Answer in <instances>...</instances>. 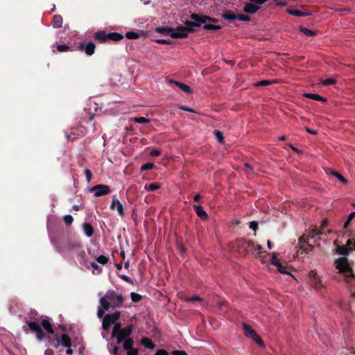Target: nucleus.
Returning a JSON list of instances; mask_svg holds the SVG:
<instances>
[{
    "mask_svg": "<svg viewBox=\"0 0 355 355\" xmlns=\"http://www.w3.org/2000/svg\"><path fill=\"white\" fill-rule=\"evenodd\" d=\"M132 331L133 326L130 324L124 327L121 331L119 332V335L115 337L117 344L123 343V347L127 351V355H137L139 352L137 348L133 347L134 340L130 337Z\"/></svg>",
    "mask_w": 355,
    "mask_h": 355,
    "instance_id": "1",
    "label": "nucleus"
},
{
    "mask_svg": "<svg viewBox=\"0 0 355 355\" xmlns=\"http://www.w3.org/2000/svg\"><path fill=\"white\" fill-rule=\"evenodd\" d=\"M124 297L122 295L117 294L114 290H109L105 295L101 297L100 304L107 311L110 307L115 309L120 307L123 303Z\"/></svg>",
    "mask_w": 355,
    "mask_h": 355,
    "instance_id": "2",
    "label": "nucleus"
},
{
    "mask_svg": "<svg viewBox=\"0 0 355 355\" xmlns=\"http://www.w3.org/2000/svg\"><path fill=\"white\" fill-rule=\"evenodd\" d=\"M239 253L241 256H246L250 252L254 254L255 252H258L259 254H261L262 247L260 245L256 244L252 241H247L245 239L241 238L235 241L234 244Z\"/></svg>",
    "mask_w": 355,
    "mask_h": 355,
    "instance_id": "3",
    "label": "nucleus"
},
{
    "mask_svg": "<svg viewBox=\"0 0 355 355\" xmlns=\"http://www.w3.org/2000/svg\"><path fill=\"white\" fill-rule=\"evenodd\" d=\"M334 265L339 272L344 275L346 278H355V273L353 271L352 263L345 257H339L334 261Z\"/></svg>",
    "mask_w": 355,
    "mask_h": 355,
    "instance_id": "4",
    "label": "nucleus"
},
{
    "mask_svg": "<svg viewBox=\"0 0 355 355\" xmlns=\"http://www.w3.org/2000/svg\"><path fill=\"white\" fill-rule=\"evenodd\" d=\"M83 248L80 241L77 238H69L66 243L60 248V252L68 254L72 252H79Z\"/></svg>",
    "mask_w": 355,
    "mask_h": 355,
    "instance_id": "5",
    "label": "nucleus"
},
{
    "mask_svg": "<svg viewBox=\"0 0 355 355\" xmlns=\"http://www.w3.org/2000/svg\"><path fill=\"white\" fill-rule=\"evenodd\" d=\"M28 327L24 325L22 329L26 334L29 331L35 334L36 338L38 341L41 342L45 338V334L43 331L40 323L37 321H28L27 322Z\"/></svg>",
    "mask_w": 355,
    "mask_h": 355,
    "instance_id": "6",
    "label": "nucleus"
},
{
    "mask_svg": "<svg viewBox=\"0 0 355 355\" xmlns=\"http://www.w3.org/2000/svg\"><path fill=\"white\" fill-rule=\"evenodd\" d=\"M182 31H184V30ZM155 31L164 35H170L172 38H186L184 32L180 33L178 29L175 31L173 28L168 26L157 27Z\"/></svg>",
    "mask_w": 355,
    "mask_h": 355,
    "instance_id": "7",
    "label": "nucleus"
},
{
    "mask_svg": "<svg viewBox=\"0 0 355 355\" xmlns=\"http://www.w3.org/2000/svg\"><path fill=\"white\" fill-rule=\"evenodd\" d=\"M191 19L197 24V26H200L202 24L206 23L216 24L218 22V19L216 18L211 17L207 15H200L196 13H193L191 15Z\"/></svg>",
    "mask_w": 355,
    "mask_h": 355,
    "instance_id": "8",
    "label": "nucleus"
},
{
    "mask_svg": "<svg viewBox=\"0 0 355 355\" xmlns=\"http://www.w3.org/2000/svg\"><path fill=\"white\" fill-rule=\"evenodd\" d=\"M243 330L245 335L253 339L257 344L260 346L263 345V342L261 340V337L256 333L254 330H253L249 325L246 324H243Z\"/></svg>",
    "mask_w": 355,
    "mask_h": 355,
    "instance_id": "9",
    "label": "nucleus"
},
{
    "mask_svg": "<svg viewBox=\"0 0 355 355\" xmlns=\"http://www.w3.org/2000/svg\"><path fill=\"white\" fill-rule=\"evenodd\" d=\"M90 191L95 192V197H101L105 195H107L111 192L109 186L105 184H97L90 189Z\"/></svg>",
    "mask_w": 355,
    "mask_h": 355,
    "instance_id": "10",
    "label": "nucleus"
},
{
    "mask_svg": "<svg viewBox=\"0 0 355 355\" xmlns=\"http://www.w3.org/2000/svg\"><path fill=\"white\" fill-rule=\"evenodd\" d=\"M53 340H55L53 346L56 348L59 347L60 345L65 347H71L72 346L71 339L67 334H63L60 338L57 336Z\"/></svg>",
    "mask_w": 355,
    "mask_h": 355,
    "instance_id": "11",
    "label": "nucleus"
},
{
    "mask_svg": "<svg viewBox=\"0 0 355 355\" xmlns=\"http://www.w3.org/2000/svg\"><path fill=\"white\" fill-rule=\"evenodd\" d=\"M309 282L311 286L316 289H319L323 286L318 275L313 270H311L309 273Z\"/></svg>",
    "mask_w": 355,
    "mask_h": 355,
    "instance_id": "12",
    "label": "nucleus"
},
{
    "mask_svg": "<svg viewBox=\"0 0 355 355\" xmlns=\"http://www.w3.org/2000/svg\"><path fill=\"white\" fill-rule=\"evenodd\" d=\"M78 48L80 51H85L87 55L91 56L95 52L96 46L92 41L89 42L87 44L85 42H83L78 45Z\"/></svg>",
    "mask_w": 355,
    "mask_h": 355,
    "instance_id": "13",
    "label": "nucleus"
},
{
    "mask_svg": "<svg viewBox=\"0 0 355 355\" xmlns=\"http://www.w3.org/2000/svg\"><path fill=\"white\" fill-rule=\"evenodd\" d=\"M115 209H116L119 214L121 216H123L125 215L123 205L118 199H116V196L114 195L112 196V201L110 205V209L114 210Z\"/></svg>",
    "mask_w": 355,
    "mask_h": 355,
    "instance_id": "14",
    "label": "nucleus"
},
{
    "mask_svg": "<svg viewBox=\"0 0 355 355\" xmlns=\"http://www.w3.org/2000/svg\"><path fill=\"white\" fill-rule=\"evenodd\" d=\"M184 24H185L186 26H178V30H179L180 31V33H182L183 32L182 30H184V32L186 33V37L188 36L189 32L193 33L195 31L194 27H199L198 26H197V24L195 23L193 21H191L187 20L185 21Z\"/></svg>",
    "mask_w": 355,
    "mask_h": 355,
    "instance_id": "15",
    "label": "nucleus"
},
{
    "mask_svg": "<svg viewBox=\"0 0 355 355\" xmlns=\"http://www.w3.org/2000/svg\"><path fill=\"white\" fill-rule=\"evenodd\" d=\"M260 7L257 5L254 4L253 3H245L243 7V11L246 14L252 15L256 13Z\"/></svg>",
    "mask_w": 355,
    "mask_h": 355,
    "instance_id": "16",
    "label": "nucleus"
},
{
    "mask_svg": "<svg viewBox=\"0 0 355 355\" xmlns=\"http://www.w3.org/2000/svg\"><path fill=\"white\" fill-rule=\"evenodd\" d=\"M331 232V230L327 231V232H322V230H318L315 227L313 228L309 229L307 234V239L315 238L318 234H324L327 235V234H330Z\"/></svg>",
    "mask_w": 355,
    "mask_h": 355,
    "instance_id": "17",
    "label": "nucleus"
},
{
    "mask_svg": "<svg viewBox=\"0 0 355 355\" xmlns=\"http://www.w3.org/2000/svg\"><path fill=\"white\" fill-rule=\"evenodd\" d=\"M40 327L42 326V328L46 331V332L49 334H54V329L53 328V325L50 321L49 319H43L40 323Z\"/></svg>",
    "mask_w": 355,
    "mask_h": 355,
    "instance_id": "18",
    "label": "nucleus"
},
{
    "mask_svg": "<svg viewBox=\"0 0 355 355\" xmlns=\"http://www.w3.org/2000/svg\"><path fill=\"white\" fill-rule=\"evenodd\" d=\"M114 323V322L111 319L110 316L106 314L103 319L102 329L106 331H109Z\"/></svg>",
    "mask_w": 355,
    "mask_h": 355,
    "instance_id": "19",
    "label": "nucleus"
},
{
    "mask_svg": "<svg viewBox=\"0 0 355 355\" xmlns=\"http://www.w3.org/2000/svg\"><path fill=\"white\" fill-rule=\"evenodd\" d=\"M94 40L103 43L108 40L107 33L105 31H99L94 33Z\"/></svg>",
    "mask_w": 355,
    "mask_h": 355,
    "instance_id": "20",
    "label": "nucleus"
},
{
    "mask_svg": "<svg viewBox=\"0 0 355 355\" xmlns=\"http://www.w3.org/2000/svg\"><path fill=\"white\" fill-rule=\"evenodd\" d=\"M193 209H194L196 214L198 215V216L200 217V218L205 220V219H207L208 218L207 214L203 209V207L201 205H193Z\"/></svg>",
    "mask_w": 355,
    "mask_h": 355,
    "instance_id": "21",
    "label": "nucleus"
},
{
    "mask_svg": "<svg viewBox=\"0 0 355 355\" xmlns=\"http://www.w3.org/2000/svg\"><path fill=\"white\" fill-rule=\"evenodd\" d=\"M76 255L79 260V262L81 265L85 266L87 263V256L85 252V250L82 248L79 250V252H76Z\"/></svg>",
    "mask_w": 355,
    "mask_h": 355,
    "instance_id": "22",
    "label": "nucleus"
},
{
    "mask_svg": "<svg viewBox=\"0 0 355 355\" xmlns=\"http://www.w3.org/2000/svg\"><path fill=\"white\" fill-rule=\"evenodd\" d=\"M63 23L62 17L60 15H55L53 16L52 19V25L55 28H59L62 27Z\"/></svg>",
    "mask_w": 355,
    "mask_h": 355,
    "instance_id": "23",
    "label": "nucleus"
},
{
    "mask_svg": "<svg viewBox=\"0 0 355 355\" xmlns=\"http://www.w3.org/2000/svg\"><path fill=\"white\" fill-rule=\"evenodd\" d=\"M350 250H352V248H349L345 245H338L336 252L346 257V256L349 254Z\"/></svg>",
    "mask_w": 355,
    "mask_h": 355,
    "instance_id": "24",
    "label": "nucleus"
},
{
    "mask_svg": "<svg viewBox=\"0 0 355 355\" xmlns=\"http://www.w3.org/2000/svg\"><path fill=\"white\" fill-rule=\"evenodd\" d=\"M286 12L289 15L296 16V17H306V16H309L311 15V13L308 12H302L299 10H292V9H289V8L286 10Z\"/></svg>",
    "mask_w": 355,
    "mask_h": 355,
    "instance_id": "25",
    "label": "nucleus"
},
{
    "mask_svg": "<svg viewBox=\"0 0 355 355\" xmlns=\"http://www.w3.org/2000/svg\"><path fill=\"white\" fill-rule=\"evenodd\" d=\"M221 17L228 21L236 19V15L232 10H226L221 14Z\"/></svg>",
    "mask_w": 355,
    "mask_h": 355,
    "instance_id": "26",
    "label": "nucleus"
},
{
    "mask_svg": "<svg viewBox=\"0 0 355 355\" xmlns=\"http://www.w3.org/2000/svg\"><path fill=\"white\" fill-rule=\"evenodd\" d=\"M83 228L85 235L88 237L92 236L94 234V228L90 223H85L83 225Z\"/></svg>",
    "mask_w": 355,
    "mask_h": 355,
    "instance_id": "27",
    "label": "nucleus"
},
{
    "mask_svg": "<svg viewBox=\"0 0 355 355\" xmlns=\"http://www.w3.org/2000/svg\"><path fill=\"white\" fill-rule=\"evenodd\" d=\"M304 96H305L306 98L314 100V101H322V102L327 101V99L325 98H324L317 94L305 93L304 94Z\"/></svg>",
    "mask_w": 355,
    "mask_h": 355,
    "instance_id": "28",
    "label": "nucleus"
},
{
    "mask_svg": "<svg viewBox=\"0 0 355 355\" xmlns=\"http://www.w3.org/2000/svg\"><path fill=\"white\" fill-rule=\"evenodd\" d=\"M141 343L146 348L150 349H153L155 347V345L152 342V340L150 338L147 337L142 338L141 340Z\"/></svg>",
    "mask_w": 355,
    "mask_h": 355,
    "instance_id": "29",
    "label": "nucleus"
},
{
    "mask_svg": "<svg viewBox=\"0 0 355 355\" xmlns=\"http://www.w3.org/2000/svg\"><path fill=\"white\" fill-rule=\"evenodd\" d=\"M175 84L183 92L187 94H191L193 90L187 84L174 81Z\"/></svg>",
    "mask_w": 355,
    "mask_h": 355,
    "instance_id": "30",
    "label": "nucleus"
},
{
    "mask_svg": "<svg viewBox=\"0 0 355 355\" xmlns=\"http://www.w3.org/2000/svg\"><path fill=\"white\" fill-rule=\"evenodd\" d=\"M123 329L121 323L115 322L112 331V337L115 338Z\"/></svg>",
    "mask_w": 355,
    "mask_h": 355,
    "instance_id": "31",
    "label": "nucleus"
},
{
    "mask_svg": "<svg viewBox=\"0 0 355 355\" xmlns=\"http://www.w3.org/2000/svg\"><path fill=\"white\" fill-rule=\"evenodd\" d=\"M108 40L119 41L123 38V35L119 33H107Z\"/></svg>",
    "mask_w": 355,
    "mask_h": 355,
    "instance_id": "32",
    "label": "nucleus"
},
{
    "mask_svg": "<svg viewBox=\"0 0 355 355\" xmlns=\"http://www.w3.org/2000/svg\"><path fill=\"white\" fill-rule=\"evenodd\" d=\"M300 32H302L303 34H304L305 35H306L308 37H313V36L316 35L315 31H314L313 30H310L307 28L300 26Z\"/></svg>",
    "mask_w": 355,
    "mask_h": 355,
    "instance_id": "33",
    "label": "nucleus"
},
{
    "mask_svg": "<svg viewBox=\"0 0 355 355\" xmlns=\"http://www.w3.org/2000/svg\"><path fill=\"white\" fill-rule=\"evenodd\" d=\"M203 28L206 31H217L220 30L222 26L219 25L210 24L209 23H206L203 26Z\"/></svg>",
    "mask_w": 355,
    "mask_h": 355,
    "instance_id": "34",
    "label": "nucleus"
},
{
    "mask_svg": "<svg viewBox=\"0 0 355 355\" xmlns=\"http://www.w3.org/2000/svg\"><path fill=\"white\" fill-rule=\"evenodd\" d=\"M146 189L150 191H154L155 190H157L160 188V185L158 183H150L148 185H146L145 187Z\"/></svg>",
    "mask_w": 355,
    "mask_h": 355,
    "instance_id": "35",
    "label": "nucleus"
},
{
    "mask_svg": "<svg viewBox=\"0 0 355 355\" xmlns=\"http://www.w3.org/2000/svg\"><path fill=\"white\" fill-rule=\"evenodd\" d=\"M271 263L275 266L276 267L279 266L282 263L277 258V252H272L271 257Z\"/></svg>",
    "mask_w": 355,
    "mask_h": 355,
    "instance_id": "36",
    "label": "nucleus"
},
{
    "mask_svg": "<svg viewBox=\"0 0 355 355\" xmlns=\"http://www.w3.org/2000/svg\"><path fill=\"white\" fill-rule=\"evenodd\" d=\"M214 135H215L216 138L217 139L219 143L222 144L224 142V137L222 132L219 130H214Z\"/></svg>",
    "mask_w": 355,
    "mask_h": 355,
    "instance_id": "37",
    "label": "nucleus"
},
{
    "mask_svg": "<svg viewBox=\"0 0 355 355\" xmlns=\"http://www.w3.org/2000/svg\"><path fill=\"white\" fill-rule=\"evenodd\" d=\"M125 37L129 40H135L139 38V35L134 31H129L125 33Z\"/></svg>",
    "mask_w": 355,
    "mask_h": 355,
    "instance_id": "38",
    "label": "nucleus"
},
{
    "mask_svg": "<svg viewBox=\"0 0 355 355\" xmlns=\"http://www.w3.org/2000/svg\"><path fill=\"white\" fill-rule=\"evenodd\" d=\"M154 168H155V164L153 163L148 162V163H146V164H143L141 166L140 170L141 171H144L151 170V169H153Z\"/></svg>",
    "mask_w": 355,
    "mask_h": 355,
    "instance_id": "39",
    "label": "nucleus"
},
{
    "mask_svg": "<svg viewBox=\"0 0 355 355\" xmlns=\"http://www.w3.org/2000/svg\"><path fill=\"white\" fill-rule=\"evenodd\" d=\"M277 268L278 269V271L282 274L291 275V273L287 270L288 266L286 265H283L282 263H281Z\"/></svg>",
    "mask_w": 355,
    "mask_h": 355,
    "instance_id": "40",
    "label": "nucleus"
},
{
    "mask_svg": "<svg viewBox=\"0 0 355 355\" xmlns=\"http://www.w3.org/2000/svg\"><path fill=\"white\" fill-rule=\"evenodd\" d=\"M236 19L243 21H251V17L248 15L239 14L236 15Z\"/></svg>",
    "mask_w": 355,
    "mask_h": 355,
    "instance_id": "41",
    "label": "nucleus"
},
{
    "mask_svg": "<svg viewBox=\"0 0 355 355\" xmlns=\"http://www.w3.org/2000/svg\"><path fill=\"white\" fill-rule=\"evenodd\" d=\"M331 174L336 177L340 182H342L343 184H347V180L341 175L339 173L336 172V171H332L331 172Z\"/></svg>",
    "mask_w": 355,
    "mask_h": 355,
    "instance_id": "42",
    "label": "nucleus"
},
{
    "mask_svg": "<svg viewBox=\"0 0 355 355\" xmlns=\"http://www.w3.org/2000/svg\"><path fill=\"white\" fill-rule=\"evenodd\" d=\"M96 261L101 263V264H103V265H105L106 263H108L109 261V258L104 256V255H100L99 257H98L96 258Z\"/></svg>",
    "mask_w": 355,
    "mask_h": 355,
    "instance_id": "43",
    "label": "nucleus"
},
{
    "mask_svg": "<svg viewBox=\"0 0 355 355\" xmlns=\"http://www.w3.org/2000/svg\"><path fill=\"white\" fill-rule=\"evenodd\" d=\"M130 297L134 302H139L141 300V295L134 292L130 293Z\"/></svg>",
    "mask_w": 355,
    "mask_h": 355,
    "instance_id": "44",
    "label": "nucleus"
},
{
    "mask_svg": "<svg viewBox=\"0 0 355 355\" xmlns=\"http://www.w3.org/2000/svg\"><path fill=\"white\" fill-rule=\"evenodd\" d=\"M57 50L59 52H67L70 51V47L67 44H59L57 46Z\"/></svg>",
    "mask_w": 355,
    "mask_h": 355,
    "instance_id": "45",
    "label": "nucleus"
},
{
    "mask_svg": "<svg viewBox=\"0 0 355 355\" xmlns=\"http://www.w3.org/2000/svg\"><path fill=\"white\" fill-rule=\"evenodd\" d=\"M336 83V80L334 79V78H327V79H325V80H322L321 83L323 85H334L335 83Z\"/></svg>",
    "mask_w": 355,
    "mask_h": 355,
    "instance_id": "46",
    "label": "nucleus"
},
{
    "mask_svg": "<svg viewBox=\"0 0 355 355\" xmlns=\"http://www.w3.org/2000/svg\"><path fill=\"white\" fill-rule=\"evenodd\" d=\"M133 121L135 122V123H140V124H143V123H147L149 122V119L144 117V116H141V117H136L133 119Z\"/></svg>",
    "mask_w": 355,
    "mask_h": 355,
    "instance_id": "47",
    "label": "nucleus"
},
{
    "mask_svg": "<svg viewBox=\"0 0 355 355\" xmlns=\"http://www.w3.org/2000/svg\"><path fill=\"white\" fill-rule=\"evenodd\" d=\"M110 316L111 319L115 322L119 320L121 317V313L119 311H115L113 313L107 314Z\"/></svg>",
    "mask_w": 355,
    "mask_h": 355,
    "instance_id": "48",
    "label": "nucleus"
},
{
    "mask_svg": "<svg viewBox=\"0 0 355 355\" xmlns=\"http://www.w3.org/2000/svg\"><path fill=\"white\" fill-rule=\"evenodd\" d=\"M63 220H64V223H66V225H71L73 221V218L71 215H65L63 217Z\"/></svg>",
    "mask_w": 355,
    "mask_h": 355,
    "instance_id": "49",
    "label": "nucleus"
},
{
    "mask_svg": "<svg viewBox=\"0 0 355 355\" xmlns=\"http://www.w3.org/2000/svg\"><path fill=\"white\" fill-rule=\"evenodd\" d=\"M85 175L87 179V181L89 182L92 178V173L89 169H86L85 171Z\"/></svg>",
    "mask_w": 355,
    "mask_h": 355,
    "instance_id": "50",
    "label": "nucleus"
},
{
    "mask_svg": "<svg viewBox=\"0 0 355 355\" xmlns=\"http://www.w3.org/2000/svg\"><path fill=\"white\" fill-rule=\"evenodd\" d=\"M105 311H106L102 306H99L97 311V315L99 318H102L105 314Z\"/></svg>",
    "mask_w": 355,
    "mask_h": 355,
    "instance_id": "51",
    "label": "nucleus"
},
{
    "mask_svg": "<svg viewBox=\"0 0 355 355\" xmlns=\"http://www.w3.org/2000/svg\"><path fill=\"white\" fill-rule=\"evenodd\" d=\"M272 83L271 81L268 80H263L257 83V86H267Z\"/></svg>",
    "mask_w": 355,
    "mask_h": 355,
    "instance_id": "52",
    "label": "nucleus"
},
{
    "mask_svg": "<svg viewBox=\"0 0 355 355\" xmlns=\"http://www.w3.org/2000/svg\"><path fill=\"white\" fill-rule=\"evenodd\" d=\"M187 302H196V301L200 302V301H202V299L198 295H194L191 297H188L187 299Z\"/></svg>",
    "mask_w": 355,
    "mask_h": 355,
    "instance_id": "53",
    "label": "nucleus"
},
{
    "mask_svg": "<svg viewBox=\"0 0 355 355\" xmlns=\"http://www.w3.org/2000/svg\"><path fill=\"white\" fill-rule=\"evenodd\" d=\"M249 227L254 230V232L257 231L258 229V223L257 221H252L250 223Z\"/></svg>",
    "mask_w": 355,
    "mask_h": 355,
    "instance_id": "54",
    "label": "nucleus"
},
{
    "mask_svg": "<svg viewBox=\"0 0 355 355\" xmlns=\"http://www.w3.org/2000/svg\"><path fill=\"white\" fill-rule=\"evenodd\" d=\"M309 239H307V234L302 235L299 241L301 243L307 244Z\"/></svg>",
    "mask_w": 355,
    "mask_h": 355,
    "instance_id": "55",
    "label": "nucleus"
},
{
    "mask_svg": "<svg viewBox=\"0 0 355 355\" xmlns=\"http://www.w3.org/2000/svg\"><path fill=\"white\" fill-rule=\"evenodd\" d=\"M172 355H188L184 350H174L172 352Z\"/></svg>",
    "mask_w": 355,
    "mask_h": 355,
    "instance_id": "56",
    "label": "nucleus"
},
{
    "mask_svg": "<svg viewBox=\"0 0 355 355\" xmlns=\"http://www.w3.org/2000/svg\"><path fill=\"white\" fill-rule=\"evenodd\" d=\"M119 277L121 279H122L123 280H124L125 282H126L128 283H130V284L132 283V279L127 275H121Z\"/></svg>",
    "mask_w": 355,
    "mask_h": 355,
    "instance_id": "57",
    "label": "nucleus"
},
{
    "mask_svg": "<svg viewBox=\"0 0 355 355\" xmlns=\"http://www.w3.org/2000/svg\"><path fill=\"white\" fill-rule=\"evenodd\" d=\"M161 151L158 149H153L150 153L151 156L157 157L160 155Z\"/></svg>",
    "mask_w": 355,
    "mask_h": 355,
    "instance_id": "58",
    "label": "nucleus"
},
{
    "mask_svg": "<svg viewBox=\"0 0 355 355\" xmlns=\"http://www.w3.org/2000/svg\"><path fill=\"white\" fill-rule=\"evenodd\" d=\"M156 42L157 44H171V42L170 40H163V39L157 40Z\"/></svg>",
    "mask_w": 355,
    "mask_h": 355,
    "instance_id": "59",
    "label": "nucleus"
},
{
    "mask_svg": "<svg viewBox=\"0 0 355 355\" xmlns=\"http://www.w3.org/2000/svg\"><path fill=\"white\" fill-rule=\"evenodd\" d=\"M155 355H168V353L166 349H160L157 351Z\"/></svg>",
    "mask_w": 355,
    "mask_h": 355,
    "instance_id": "60",
    "label": "nucleus"
},
{
    "mask_svg": "<svg viewBox=\"0 0 355 355\" xmlns=\"http://www.w3.org/2000/svg\"><path fill=\"white\" fill-rule=\"evenodd\" d=\"M327 225H328V220L327 219L322 220L320 230H322V232H324V230L327 227Z\"/></svg>",
    "mask_w": 355,
    "mask_h": 355,
    "instance_id": "61",
    "label": "nucleus"
},
{
    "mask_svg": "<svg viewBox=\"0 0 355 355\" xmlns=\"http://www.w3.org/2000/svg\"><path fill=\"white\" fill-rule=\"evenodd\" d=\"M250 2L255 5H262L267 1V0H249Z\"/></svg>",
    "mask_w": 355,
    "mask_h": 355,
    "instance_id": "62",
    "label": "nucleus"
},
{
    "mask_svg": "<svg viewBox=\"0 0 355 355\" xmlns=\"http://www.w3.org/2000/svg\"><path fill=\"white\" fill-rule=\"evenodd\" d=\"M119 347H117V346H114L112 349V350L110 352V353L112 354V355H118V352H119Z\"/></svg>",
    "mask_w": 355,
    "mask_h": 355,
    "instance_id": "63",
    "label": "nucleus"
},
{
    "mask_svg": "<svg viewBox=\"0 0 355 355\" xmlns=\"http://www.w3.org/2000/svg\"><path fill=\"white\" fill-rule=\"evenodd\" d=\"M44 355H54V351L50 348H48L44 351Z\"/></svg>",
    "mask_w": 355,
    "mask_h": 355,
    "instance_id": "64",
    "label": "nucleus"
}]
</instances>
